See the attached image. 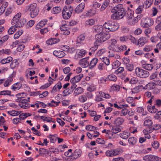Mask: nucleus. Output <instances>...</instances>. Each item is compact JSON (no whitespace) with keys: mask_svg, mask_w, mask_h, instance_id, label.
<instances>
[{"mask_svg":"<svg viewBox=\"0 0 161 161\" xmlns=\"http://www.w3.org/2000/svg\"><path fill=\"white\" fill-rule=\"evenodd\" d=\"M143 7L142 5H140L136 10L135 12L137 14H141L143 10Z\"/></svg>","mask_w":161,"mask_h":161,"instance_id":"13d9d810","label":"nucleus"},{"mask_svg":"<svg viewBox=\"0 0 161 161\" xmlns=\"http://www.w3.org/2000/svg\"><path fill=\"white\" fill-rule=\"evenodd\" d=\"M26 19L24 18H21L19 20H18L15 23L14 26L17 28H20L23 26L26 23Z\"/></svg>","mask_w":161,"mask_h":161,"instance_id":"f8f14e48","label":"nucleus"},{"mask_svg":"<svg viewBox=\"0 0 161 161\" xmlns=\"http://www.w3.org/2000/svg\"><path fill=\"white\" fill-rule=\"evenodd\" d=\"M138 82V80L137 78L133 77L131 79L130 81V83L131 84H135L137 83Z\"/></svg>","mask_w":161,"mask_h":161,"instance_id":"0e129e2a","label":"nucleus"},{"mask_svg":"<svg viewBox=\"0 0 161 161\" xmlns=\"http://www.w3.org/2000/svg\"><path fill=\"white\" fill-rule=\"evenodd\" d=\"M153 65L152 64H146L142 65V67L146 70H151L153 68Z\"/></svg>","mask_w":161,"mask_h":161,"instance_id":"bb28decb","label":"nucleus"},{"mask_svg":"<svg viewBox=\"0 0 161 161\" xmlns=\"http://www.w3.org/2000/svg\"><path fill=\"white\" fill-rule=\"evenodd\" d=\"M161 128V125L159 124H156L152 126V130H158Z\"/></svg>","mask_w":161,"mask_h":161,"instance_id":"69168bd1","label":"nucleus"},{"mask_svg":"<svg viewBox=\"0 0 161 161\" xmlns=\"http://www.w3.org/2000/svg\"><path fill=\"white\" fill-rule=\"evenodd\" d=\"M82 90L83 89L81 87H78L75 90L74 94L76 95H79L82 92Z\"/></svg>","mask_w":161,"mask_h":161,"instance_id":"4d7b16f0","label":"nucleus"},{"mask_svg":"<svg viewBox=\"0 0 161 161\" xmlns=\"http://www.w3.org/2000/svg\"><path fill=\"white\" fill-rule=\"evenodd\" d=\"M86 129L87 130H88L90 131L97 130L99 129V128L97 127H95V126H92L91 125H87L86 126Z\"/></svg>","mask_w":161,"mask_h":161,"instance_id":"c9c22d12","label":"nucleus"},{"mask_svg":"<svg viewBox=\"0 0 161 161\" xmlns=\"http://www.w3.org/2000/svg\"><path fill=\"white\" fill-rule=\"evenodd\" d=\"M96 142L98 144H102V146H101L103 147L106 148L107 147V145L104 144L105 143L104 140L100 138H97L96 140Z\"/></svg>","mask_w":161,"mask_h":161,"instance_id":"de8ad7c7","label":"nucleus"},{"mask_svg":"<svg viewBox=\"0 0 161 161\" xmlns=\"http://www.w3.org/2000/svg\"><path fill=\"white\" fill-rule=\"evenodd\" d=\"M146 38L145 37H142L140 38L138 41V44L143 46L145 43L147 42Z\"/></svg>","mask_w":161,"mask_h":161,"instance_id":"e433bc0d","label":"nucleus"},{"mask_svg":"<svg viewBox=\"0 0 161 161\" xmlns=\"http://www.w3.org/2000/svg\"><path fill=\"white\" fill-rule=\"evenodd\" d=\"M111 150L113 157L118 155L121 153V150L119 148H116Z\"/></svg>","mask_w":161,"mask_h":161,"instance_id":"72a5a7b5","label":"nucleus"},{"mask_svg":"<svg viewBox=\"0 0 161 161\" xmlns=\"http://www.w3.org/2000/svg\"><path fill=\"white\" fill-rule=\"evenodd\" d=\"M86 53V51L83 49L79 50V52H78V54L79 56V58H80V57L84 56Z\"/></svg>","mask_w":161,"mask_h":161,"instance_id":"bf43d9fd","label":"nucleus"},{"mask_svg":"<svg viewBox=\"0 0 161 161\" xmlns=\"http://www.w3.org/2000/svg\"><path fill=\"white\" fill-rule=\"evenodd\" d=\"M111 131L113 133L116 134L121 131V130L119 126L116 125H114L112 127Z\"/></svg>","mask_w":161,"mask_h":161,"instance_id":"c756f323","label":"nucleus"},{"mask_svg":"<svg viewBox=\"0 0 161 161\" xmlns=\"http://www.w3.org/2000/svg\"><path fill=\"white\" fill-rule=\"evenodd\" d=\"M143 86L142 85H139L136 86L135 88L132 89V93H136L139 92L140 90L142 88Z\"/></svg>","mask_w":161,"mask_h":161,"instance_id":"79ce46f5","label":"nucleus"},{"mask_svg":"<svg viewBox=\"0 0 161 161\" xmlns=\"http://www.w3.org/2000/svg\"><path fill=\"white\" fill-rule=\"evenodd\" d=\"M124 121V119L120 117H118L114 121L115 124L118 126H119L123 124Z\"/></svg>","mask_w":161,"mask_h":161,"instance_id":"5701e85b","label":"nucleus"},{"mask_svg":"<svg viewBox=\"0 0 161 161\" xmlns=\"http://www.w3.org/2000/svg\"><path fill=\"white\" fill-rule=\"evenodd\" d=\"M83 76V74H82L75 76L71 79L70 81L71 83H77L81 80Z\"/></svg>","mask_w":161,"mask_h":161,"instance_id":"ddd939ff","label":"nucleus"},{"mask_svg":"<svg viewBox=\"0 0 161 161\" xmlns=\"http://www.w3.org/2000/svg\"><path fill=\"white\" fill-rule=\"evenodd\" d=\"M100 44L98 42H97V41H96L95 42H94V46L92 47L90 49L91 52L93 53L98 48V46Z\"/></svg>","mask_w":161,"mask_h":161,"instance_id":"37998d69","label":"nucleus"},{"mask_svg":"<svg viewBox=\"0 0 161 161\" xmlns=\"http://www.w3.org/2000/svg\"><path fill=\"white\" fill-rule=\"evenodd\" d=\"M153 0H147L142 5L144 8H147L149 7L153 3Z\"/></svg>","mask_w":161,"mask_h":161,"instance_id":"4be33fe9","label":"nucleus"},{"mask_svg":"<svg viewBox=\"0 0 161 161\" xmlns=\"http://www.w3.org/2000/svg\"><path fill=\"white\" fill-rule=\"evenodd\" d=\"M24 101H21V102L18 104L19 106L22 108L26 109L29 108L30 106V104L28 103V102L30 101H26L24 102ZM37 108H38L39 106V104L38 103H36L35 104H31L30 106L32 107H34L35 106Z\"/></svg>","mask_w":161,"mask_h":161,"instance_id":"6e6552de","label":"nucleus"},{"mask_svg":"<svg viewBox=\"0 0 161 161\" xmlns=\"http://www.w3.org/2000/svg\"><path fill=\"white\" fill-rule=\"evenodd\" d=\"M107 78L110 80L115 81L117 80V77L114 75H108Z\"/></svg>","mask_w":161,"mask_h":161,"instance_id":"5fc2aeb1","label":"nucleus"},{"mask_svg":"<svg viewBox=\"0 0 161 161\" xmlns=\"http://www.w3.org/2000/svg\"><path fill=\"white\" fill-rule=\"evenodd\" d=\"M39 153L41 155L48 154L49 153V151L45 148H40L39 150Z\"/></svg>","mask_w":161,"mask_h":161,"instance_id":"4c0bfd02","label":"nucleus"},{"mask_svg":"<svg viewBox=\"0 0 161 161\" xmlns=\"http://www.w3.org/2000/svg\"><path fill=\"white\" fill-rule=\"evenodd\" d=\"M61 11L60 7H56L53 8L52 10V13L54 14H57L59 13Z\"/></svg>","mask_w":161,"mask_h":161,"instance_id":"a19ab883","label":"nucleus"},{"mask_svg":"<svg viewBox=\"0 0 161 161\" xmlns=\"http://www.w3.org/2000/svg\"><path fill=\"white\" fill-rule=\"evenodd\" d=\"M26 9L30 12L31 17L32 18L36 17L38 14L39 10L37 8V5L34 3L27 6Z\"/></svg>","mask_w":161,"mask_h":161,"instance_id":"7ed1b4c3","label":"nucleus"},{"mask_svg":"<svg viewBox=\"0 0 161 161\" xmlns=\"http://www.w3.org/2000/svg\"><path fill=\"white\" fill-rule=\"evenodd\" d=\"M137 142L136 138L134 137H131L128 139V142L130 145L134 146Z\"/></svg>","mask_w":161,"mask_h":161,"instance_id":"cd10ccee","label":"nucleus"},{"mask_svg":"<svg viewBox=\"0 0 161 161\" xmlns=\"http://www.w3.org/2000/svg\"><path fill=\"white\" fill-rule=\"evenodd\" d=\"M94 32L101 33L102 32L103 30V27L101 25H97L94 26L93 28Z\"/></svg>","mask_w":161,"mask_h":161,"instance_id":"f3484780","label":"nucleus"},{"mask_svg":"<svg viewBox=\"0 0 161 161\" xmlns=\"http://www.w3.org/2000/svg\"><path fill=\"white\" fill-rule=\"evenodd\" d=\"M95 12L94 10L90 9L86 12L84 14V16H92L94 15Z\"/></svg>","mask_w":161,"mask_h":161,"instance_id":"2f4dec72","label":"nucleus"},{"mask_svg":"<svg viewBox=\"0 0 161 161\" xmlns=\"http://www.w3.org/2000/svg\"><path fill=\"white\" fill-rule=\"evenodd\" d=\"M127 18L129 19H132L134 17L133 12L131 10H129L128 11H125V14Z\"/></svg>","mask_w":161,"mask_h":161,"instance_id":"c85d7f7f","label":"nucleus"},{"mask_svg":"<svg viewBox=\"0 0 161 161\" xmlns=\"http://www.w3.org/2000/svg\"><path fill=\"white\" fill-rule=\"evenodd\" d=\"M156 23L157 25L155 27V30L157 31L161 30V15L157 18Z\"/></svg>","mask_w":161,"mask_h":161,"instance_id":"2eb2a0df","label":"nucleus"},{"mask_svg":"<svg viewBox=\"0 0 161 161\" xmlns=\"http://www.w3.org/2000/svg\"><path fill=\"white\" fill-rule=\"evenodd\" d=\"M60 103V101L57 102L56 101H51V103H47L46 105L43 102L40 101L39 104V105H41L42 107L45 108L47 106L49 107H55L58 105Z\"/></svg>","mask_w":161,"mask_h":161,"instance_id":"9d476101","label":"nucleus"},{"mask_svg":"<svg viewBox=\"0 0 161 161\" xmlns=\"http://www.w3.org/2000/svg\"><path fill=\"white\" fill-rule=\"evenodd\" d=\"M95 22V21L94 19H90L87 20L85 22V24L87 26H91L93 25Z\"/></svg>","mask_w":161,"mask_h":161,"instance_id":"8fccbe9b","label":"nucleus"},{"mask_svg":"<svg viewBox=\"0 0 161 161\" xmlns=\"http://www.w3.org/2000/svg\"><path fill=\"white\" fill-rule=\"evenodd\" d=\"M19 64V63L17 59H14L11 63L10 67L11 69H14L18 67Z\"/></svg>","mask_w":161,"mask_h":161,"instance_id":"a878e982","label":"nucleus"},{"mask_svg":"<svg viewBox=\"0 0 161 161\" xmlns=\"http://www.w3.org/2000/svg\"><path fill=\"white\" fill-rule=\"evenodd\" d=\"M126 69L129 71H132L134 69V65L132 64H129L126 65Z\"/></svg>","mask_w":161,"mask_h":161,"instance_id":"c03bdc74","label":"nucleus"},{"mask_svg":"<svg viewBox=\"0 0 161 161\" xmlns=\"http://www.w3.org/2000/svg\"><path fill=\"white\" fill-rule=\"evenodd\" d=\"M59 41V39L58 38H53L49 39L46 41L47 44L52 45L57 43Z\"/></svg>","mask_w":161,"mask_h":161,"instance_id":"dca6fc26","label":"nucleus"},{"mask_svg":"<svg viewBox=\"0 0 161 161\" xmlns=\"http://www.w3.org/2000/svg\"><path fill=\"white\" fill-rule=\"evenodd\" d=\"M22 87V84L20 82H17L13 85L12 89L14 91L18 90Z\"/></svg>","mask_w":161,"mask_h":161,"instance_id":"412c9836","label":"nucleus"},{"mask_svg":"<svg viewBox=\"0 0 161 161\" xmlns=\"http://www.w3.org/2000/svg\"><path fill=\"white\" fill-rule=\"evenodd\" d=\"M153 108H151V106H150V105H148L147 106V109L148 111L151 113H155L157 112L158 111L157 109H153Z\"/></svg>","mask_w":161,"mask_h":161,"instance_id":"09e8293b","label":"nucleus"},{"mask_svg":"<svg viewBox=\"0 0 161 161\" xmlns=\"http://www.w3.org/2000/svg\"><path fill=\"white\" fill-rule=\"evenodd\" d=\"M159 145V143L157 141H154L152 144V146L155 149H157Z\"/></svg>","mask_w":161,"mask_h":161,"instance_id":"338daca9","label":"nucleus"},{"mask_svg":"<svg viewBox=\"0 0 161 161\" xmlns=\"http://www.w3.org/2000/svg\"><path fill=\"white\" fill-rule=\"evenodd\" d=\"M109 43L110 44V45H109L108 46V48L110 50H114V49H113V47H114L116 43V40L115 39H111L109 42Z\"/></svg>","mask_w":161,"mask_h":161,"instance_id":"ea45409f","label":"nucleus"},{"mask_svg":"<svg viewBox=\"0 0 161 161\" xmlns=\"http://www.w3.org/2000/svg\"><path fill=\"white\" fill-rule=\"evenodd\" d=\"M53 54L55 56L60 58H63L65 56L64 53L61 51H54L53 52Z\"/></svg>","mask_w":161,"mask_h":161,"instance_id":"a211bd4d","label":"nucleus"},{"mask_svg":"<svg viewBox=\"0 0 161 161\" xmlns=\"http://www.w3.org/2000/svg\"><path fill=\"white\" fill-rule=\"evenodd\" d=\"M100 99L103 100V99L101 98V97L107 99L109 98L110 97V96L108 94H105L104 92H101L100 95Z\"/></svg>","mask_w":161,"mask_h":161,"instance_id":"864d4df0","label":"nucleus"},{"mask_svg":"<svg viewBox=\"0 0 161 161\" xmlns=\"http://www.w3.org/2000/svg\"><path fill=\"white\" fill-rule=\"evenodd\" d=\"M81 153L82 151L80 149H77L75 150L72 154L74 158L76 159L79 157L81 156Z\"/></svg>","mask_w":161,"mask_h":161,"instance_id":"6ab92c4d","label":"nucleus"},{"mask_svg":"<svg viewBox=\"0 0 161 161\" xmlns=\"http://www.w3.org/2000/svg\"><path fill=\"white\" fill-rule=\"evenodd\" d=\"M153 124L152 121L149 119H146L144 122V124L145 126H147L148 128H151V129Z\"/></svg>","mask_w":161,"mask_h":161,"instance_id":"393cba45","label":"nucleus"},{"mask_svg":"<svg viewBox=\"0 0 161 161\" xmlns=\"http://www.w3.org/2000/svg\"><path fill=\"white\" fill-rule=\"evenodd\" d=\"M110 37V34L108 33L102 32L101 33L97 34L95 36V39L97 42L100 44L108 40Z\"/></svg>","mask_w":161,"mask_h":161,"instance_id":"20e7f679","label":"nucleus"},{"mask_svg":"<svg viewBox=\"0 0 161 161\" xmlns=\"http://www.w3.org/2000/svg\"><path fill=\"white\" fill-rule=\"evenodd\" d=\"M13 79L12 77L9 78L4 83V86L5 87L8 86L11 83V82L13 80Z\"/></svg>","mask_w":161,"mask_h":161,"instance_id":"603ef678","label":"nucleus"},{"mask_svg":"<svg viewBox=\"0 0 161 161\" xmlns=\"http://www.w3.org/2000/svg\"><path fill=\"white\" fill-rule=\"evenodd\" d=\"M89 58V57H87L80 60L79 64L82 67L86 68L89 66V63L88 61Z\"/></svg>","mask_w":161,"mask_h":161,"instance_id":"9b49d317","label":"nucleus"},{"mask_svg":"<svg viewBox=\"0 0 161 161\" xmlns=\"http://www.w3.org/2000/svg\"><path fill=\"white\" fill-rule=\"evenodd\" d=\"M154 23L153 20L151 18H147L143 19L142 20L141 25L142 27L146 28L151 26Z\"/></svg>","mask_w":161,"mask_h":161,"instance_id":"423d86ee","label":"nucleus"},{"mask_svg":"<svg viewBox=\"0 0 161 161\" xmlns=\"http://www.w3.org/2000/svg\"><path fill=\"white\" fill-rule=\"evenodd\" d=\"M7 112L10 115L13 116H14L19 114L20 113V111L13 110L8 111Z\"/></svg>","mask_w":161,"mask_h":161,"instance_id":"f704fd0d","label":"nucleus"},{"mask_svg":"<svg viewBox=\"0 0 161 161\" xmlns=\"http://www.w3.org/2000/svg\"><path fill=\"white\" fill-rule=\"evenodd\" d=\"M16 27H15V26H12L8 31V33L9 35H11L14 33V32L16 30Z\"/></svg>","mask_w":161,"mask_h":161,"instance_id":"3c124183","label":"nucleus"},{"mask_svg":"<svg viewBox=\"0 0 161 161\" xmlns=\"http://www.w3.org/2000/svg\"><path fill=\"white\" fill-rule=\"evenodd\" d=\"M85 38V36L84 34L80 35L78 37L77 39V42L78 43L84 40Z\"/></svg>","mask_w":161,"mask_h":161,"instance_id":"49530a36","label":"nucleus"},{"mask_svg":"<svg viewBox=\"0 0 161 161\" xmlns=\"http://www.w3.org/2000/svg\"><path fill=\"white\" fill-rule=\"evenodd\" d=\"M73 9V8L70 5H67L64 6L62 12L63 18L65 19L70 18Z\"/></svg>","mask_w":161,"mask_h":161,"instance_id":"39448f33","label":"nucleus"},{"mask_svg":"<svg viewBox=\"0 0 161 161\" xmlns=\"http://www.w3.org/2000/svg\"><path fill=\"white\" fill-rule=\"evenodd\" d=\"M130 133L129 132L124 131L123 133L120 134V137L123 139H126L130 136Z\"/></svg>","mask_w":161,"mask_h":161,"instance_id":"7c9ffc66","label":"nucleus"},{"mask_svg":"<svg viewBox=\"0 0 161 161\" xmlns=\"http://www.w3.org/2000/svg\"><path fill=\"white\" fill-rule=\"evenodd\" d=\"M127 38L130 40L131 42L133 43H135L136 42V40L135 38L133 37L131 35H129L127 36Z\"/></svg>","mask_w":161,"mask_h":161,"instance_id":"e2e57ef3","label":"nucleus"},{"mask_svg":"<svg viewBox=\"0 0 161 161\" xmlns=\"http://www.w3.org/2000/svg\"><path fill=\"white\" fill-rule=\"evenodd\" d=\"M114 105L115 108L119 109L128 107V105L127 104H121L119 103L118 104L114 103Z\"/></svg>","mask_w":161,"mask_h":161,"instance_id":"58836bf2","label":"nucleus"},{"mask_svg":"<svg viewBox=\"0 0 161 161\" xmlns=\"http://www.w3.org/2000/svg\"><path fill=\"white\" fill-rule=\"evenodd\" d=\"M135 72L137 75L141 78H146L149 75V73L148 71L137 67L135 69Z\"/></svg>","mask_w":161,"mask_h":161,"instance_id":"0eeeda50","label":"nucleus"},{"mask_svg":"<svg viewBox=\"0 0 161 161\" xmlns=\"http://www.w3.org/2000/svg\"><path fill=\"white\" fill-rule=\"evenodd\" d=\"M98 59L97 58H95L92 59L91 61L90 64H89V66L90 69H92L96 65L98 62Z\"/></svg>","mask_w":161,"mask_h":161,"instance_id":"b1692460","label":"nucleus"},{"mask_svg":"<svg viewBox=\"0 0 161 161\" xmlns=\"http://www.w3.org/2000/svg\"><path fill=\"white\" fill-rule=\"evenodd\" d=\"M11 92L8 90H4L0 92V95H10Z\"/></svg>","mask_w":161,"mask_h":161,"instance_id":"052dcab7","label":"nucleus"},{"mask_svg":"<svg viewBox=\"0 0 161 161\" xmlns=\"http://www.w3.org/2000/svg\"><path fill=\"white\" fill-rule=\"evenodd\" d=\"M143 159L145 161H161V159L158 157L151 154L145 155Z\"/></svg>","mask_w":161,"mask_h":161,"instance_id":"1a4fd4ad","label":"nucleus"},{"mask_svg":"<svg viewBox=\"0 0 161 161\" xmlns=\"http://www.w3.org/2000/svg\"><path fill=\"white\" fill-rule=\"evenodd\" d=\"M125 9L123 8V5L122 4L118 5L111 10V12H115L120 19L125 15Z\"/></svg>","mask_w":161,"mask_h":161,"instance_id":"f03ea898","label":"nucleus"},{"mask_svg":"<svg viewBox=\"0 0 161 161\" xmlns=\"http://www.w3.org/2000/svg\"><path fill=\"white\" fill-rule=\"evenodd\" d=\"M153 84V82L149 83L144 87L143 88L147 90L151 89L153 88V87L154 86Z\"/></svg>","mask_w":161,"mask_h":161,"instance_id":"a18cd8bd","label":"nucleus"},{"mask_svg":"<svg viewBox=\"0 0 161 161\" xmlns=\"http://www.w3.org/2000/svg\"><path fill=\"white\" fill-rule=\"evenodd\" d=\"M104 27L108 29V32L114 31L117 30L119 28L118 24L112 21H108L105 22L103 25Z\"/></svg>","mask_w":161,"mask_h":161,"instance_id":"f257e3e1","label":"nucleus"},{"mask_svg":"<svg viewBox=\"0 0 161 161\" xmlns=\"http://www.w3.org/2000/svg\"><path fill=\"white\" fill-rule=\"evenodd\" d=\"M24 94V93L23 92L21 93H19L16 94V97L18 98L17 99L20 100L19 101H27V99L22 98H23L22 95Z\"/></svg>","mask_w":161,"mask_h":161,"instance_id":"6e6d98bb","label":"nucleus"},{"mask_svg":"<svg viewBox=\"0 0 161 161\" xmlns=\"http://www.w3.org/2000/svg\"><path fill=\"white\" fill-rule=\"evenodd\" d=\"M21 16V13H18L15 15L11 21V24L13 25L16 23L18 20H19V18Z\"/></svg>","mask_w":161,"mask_h":161,"instance_id":"aec40b11","label":"nucleus"},{"mask_svg":"<svg viewBox=\"0 0 161 161\" xmlns=\"http://www.w3.org/2000/svg\"><path fill=\"white\" fill-rule=\"evenodd\" d=\"M109 0H106L104 1L100 8L101 11H103L105 9L106 7L108 6L109 4Z\"/></svg>","mask_w":161,"mask_h":161,"instance_id":"473e14b6","label":"nucleus"},{"mask_svg":"<svg viewBox=\"0 0 161 161\" xmlns=\"http://www.w3.org/2000/svg\"><path fill=\"white\" fill-rule=\"evenodd\" d=\"M112 12L114 13V14L111 15V18L112 19H120L115 12Z\"/></svg>","mask_w":161,"mask_h":161,"instance_id":"680f3d73","label":"nucleus"},{"mask_svg":"<svg viewBox=\"0 0 161 161\" xmlns=\"http://www.w3.org/2000/svg\"><path fill=\"white\" fill-rule=\"evenodd\" d=\"M102 61L107 65H108L109 64L110 61L109 59L107 57L103 58Z\"/></svg>","mask_w":161,"mask_h":161,"instance_id":"774afa93","label":"nucleus"},{"mask_svg":"<svg viewBox=\"0 0 161 161\" xmlns=\"http://www.w3.org/2000/svg\"><path fill=\"white\" fill-rule=\"evenodd\" d=\"M85 8V3H82L78 5L75 8V11L76 13L79 14L82 12Z\"/></svg>","mask_w":161,"mask_h":161,"instance_id":"4468645a","label":"nucleus"}]
</instances>
